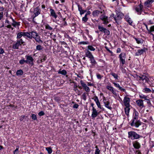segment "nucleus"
<instances>
[{"instance_id": "obj_1", "label": "nucleus", "mask_w": 154, "mask_h": 154, "mask_svg": "<svg viewBox=\"0 0 154 154\" xmlns=\"http://www.w3.org/2000/svg\"><path fill=\"white\" fill-rule=\"evenodd\" d=\"M128 137L132 140L137 139L140 138V135L134 131L128 132Z\"/></svg>"}, {"instance_id": "obj_2", "label": "nucleus", "mask_w": 154, "mask_h": 154, "mask_svg": "<svg viewBox=\"0 0 154 154\" xmlns=\"http://www.w3.org/2000/svg\"><path fill=\"white\" fill-rule=\"evenodd\" d=\"M120 61L122 63V65L125 64V62L126 54L125 53L122 52L119 56Z\"/></svg>"}, {"instance_id": "obj_3", "label": "nucleus", "mask_w": 154, "mask_h": 154, "mask_svg": "<svg viewBox=\"0 0 154 154\" xmlns=\"http://www.w3.org/2000/svg\"><path fill=\"white\" fill-rule=\"evenodd\" d=\"M143 6L141 4L138 6H136L134 9H135L136 12L138 15H140L142 12L143 11Z\"/></svg>"}, {"instance_id": "obj_4", "label": "nucleus", "mask_w": 154, "mask_h": 154, "mask_svg": "<svg viewBox=\"0 0 154 154\" xmlns=\"http://www.w3.org/2000/svg\"><path fill=\"white\" fill-rule=\"evenodd\" d=\"M38 33L34 31H32L29 32H27V37L28 38L32 39V38H34L37 36Z\"/></svg>"}, {"instance_id": "obj_5", "label": "nucleus", "mask_w": 154, "mask_h": 154, "mask_svg": "<svg viewBox=\"0 0 154 154\" xmlns=\"http://www.w3.org/2000/svg\"><path fill=\"white\" fill-rule=\"evenodd\" d=\"M122 14L119 13V14H117L116 17H114V14H112L111 15L110 17V18H111L112 19H114L117 22V20H120L122 18Z\"/></svg>"}, {"instance_id": "obj_6", "label": "nucleus", "mask_w": 154, "mask_h": 154, "mask_svg": "<svg viewBox=\"0 0 154 154\" xmlns=\"http://www.w3.org/2000/svg\"><path fill=\"white\" fill-rule=\"evenodd\" d=\"M24 42L22 39L18 40H17V42L14 44L13 46V48L14 49H17L19 45L23 44Z\"/></svg>"}, {"instance_id": "obj_7", "label": "nucleus", "mask_w": 154, "mask_h": 154, "mask_svg": "<svg viewBox=\"0 0 154 154\" xmlns=\"http://www.w3.org/2000/svg\"><path fill=\"white\" fill-rule=\"evenodd\" d=\"M141 122L139 120H133L131 123V126H134L136 128H138L141 125Z\"/></svg>"}, {"instance_id": "obj_8", "label": "nucleus", "mask_w": 154, "mask_h": 154, "mask_svg": "<svg viewBox=\"0 0 154 154\" xmlns=\"http://www.w3.org/2000/svg\"><path fill=\"white\" fill-rule=\"evenodd\" d=\"M136 103L137 106L141 109L145 107L143 100L142 99H140L136 100Z\"/></svg>"}, {"instance_id": "obj_9", "label": "nucleus", "mask_w": 154, "mask_h": 154, "mask_svg": "<svg viewBox=\"0 0 154 154\" xmlns=\"http://www.w3.org/2000/svg\"><path fill=\"white\" fill-rule=\"evenodd\" d=\"M154 2V0H147L145 2L144 4L145 8L148 9L150 7L151 4Z\"/></svg>"}, {"instance_id": "obj_10", "label": "nucleus", "mask_w": 154, "mask_h": 154, "mask_svg": "<svg viewBox=\"0 0 154 154\" xmlns=\"http://www.w3.org/2000/svg\"><path fill=\"white\" fill-rule=\"evenodd\" d=\"M100 18L103 21V24H107L108 23V17L106 16L102 15L100 16Z\"/></svg>"}, {"instance_id": "obj_11", "label": "nucleus", "mask_w": 154, "mask_h": 154, "mask_svg": "<svg viewBox=\"0 0 154 154\" xmlns=\"http://www.w3.org/2000/svg\"><path fill=\"white\" fill-rule=\"evenodd\" d=\"M26 63L30 64H32L33 59L31 56L26 55Z\"/></svg>"}, {"instance_id": "obj_12", "label": "nucleus", "mask_w": 154, "mask_h": 154, "mask_svg": "<svg viewBox=\"0 0 154 154\" xmlns=\"http://www.w3.org/2000/svg\"><path fill=\"white\" fill-rule=\"evenodd\" d=\"M106 88L109 91H111L115 96H117L118 93L114 90L113 88L110 85H107L106 86Z\"/></svg>"}, {"instance_id": "obj_13", "label": "nucleus", "mask_w": 154, "mask_h": 154, "mask_svg": "<svg viewBox=\"0 0 154 154\" xmlns=\"http://www.w3.org/2000/svg\"><path fill=\"white\" fill-rule=\"evenodd\" d=\"M80 83L85 91L88 92L90 91V89L86 85L84 82H83L82 80H81L80 81Z\"/></svg>"}, {"instance_id": "obj_14", "label": "nucleus", "mask_w": 154, "mask_h": 154, "mask_svg": "<svg viewBox=\"0 0 154 154\" xmlns=\"http://www.w3.org/2000/svg\"><path fill=\"white\" fill-rule=\"evenodd\" d=\"M146 49H143L137 50V51L135 53L136 56H139L143 54L145 51Z\"/></svg>"}, {"instance_id": "obj_15", "label": "nucleus", "mask_w": 154, "mask_h": 154, "mask_svg": "<svg viewBox=\"0 0 154 154\" xmlns=\"http://www.w3.org/2000/svg\"><path fill=\"white\" fill-rule=\"evenodd\" d=\"M125 106H130V98L127 97H125L123 100Z\"/></svg>"}, {"instance_id": "obj_16", "label": "nucleus", "mask_w": 154, "mask_h": 154, "mask_svg": "<svg viewBox=\"0 0 154 154\" xmlns=\"http://www.w3.org/2000/svg\"><path fill=\"white\" fill-rule=\"evenodd\" d=\"M92 112L91 114V117L93 118L96 117L98 114L97 111L93 107V109H92Z\"/></svg>"}, {"instance_id": "obj_17", "label": "nucleus", "mask_w": 154, "mask_h": 154, "mask_svg": "<svg viewBox=\"0 0 154 154\" xmlns=\"http://www.w3.org/2000/svg\"><path fill=\"white\" fill-rule=\"evenodd\" d=\"M137 78L140 80H141L142 81L145 80L146 82H148L149 80V79L145 75H142L137 76Z\"/></svg>"}, {"instance_id": "obj_18", "label": "nucleus", "mask_w": 154, "mask_h": 154, "mask_svg": "<svg viewBox=\"0 0 154 154\" xmlns=\"http://www.w3.org/2000/svg\"><path fill=\"white\" fill-rule=\"evenodd\" d=\"M27 32H21L18 33L17 36V38H20L23 36H27Z\"/></svg>"}, {"instance_id": "obj_19", "label": "nucleus", "mask_w": 154, "mask_h": 154, "mask_svg": "<svg viewBox=\"0 0 154 154\" xmlns=\"http://www.w3.org/2000/svg\"><path fill=\"white\" fill-rule=\"evenodd\" d=\"M85 54L86 57H88L89 58L93 56L91 52L88 50H86L85 51Z\"/></svg>"}, {"instance_id": "obj_20", "label": "nucleus", "mask_w": 154, "mask_h": 154, "mask_svg": "<svg viewBox=\"0 0 154 154\" xmlns=\"http://www.w3.org/2000/svg\"><path fill=\"white\" fill-rule=\"evenodd\" d=\"M138 112L136 111L135 110H134V112L133 114L134 119L133 120H137L138 118Z\"/></svg>"}, {"instance_id": "obj_21", "label": "nucleus", "mask_w": 154, "mask_h": 154, "mask_svg": "<svg viewBox=\"0 0 154 154\" xmlns=\"http://www.w3.org/2000/svg\"><path fill=\"white\" fill-rule=\"evenodd\" d=\"M50 11L51 15L54 17L55 19H56L57 16L54 10L53 9H50Z\"/></svg>"}, {"instance_id": "obj_22", "label": "nucleus", "mask_w": 154, "mask_h": 154, "mask_svg": "<svg viewBox=\"0 0 154 154\" xmlns=\"http://www.w3.org/2000/svg\"><path fill=\"white\" fill-rule=\"evenodd\" d=\"M133 146L134 148L137 149H139L140 147V144L137 141H135L133 143Z\"/></svg>"}, {"instance_id": "obj_23", "label": "nucleus", "mask_w": 154, "mask_h": 154, "mask_svg": "<svg viewBox=\"0 0 154 154\" xmlns=\"http://www.w3.org/2000/svg\"><path fill=\"white\" fill-rule=\"evenodd\" d=\"M34 13L35 15V17L37 16L39 14H40V10L38 7L35 9Z\"/></svg>"}, {"instance_id": "obj_24", "label": "nucleus", "mask_w": 154, "mask_h": 154, "mask_svg": "<svg viewBox=\"0 0 154 154\" xmlns=\"http://www.w3.org/2000/svg\"><path fill=\"white\" fill-rule=\"evenodd\" d=\"M102 11H100L98 10H96L94 11L93 12V14L94 17H97L100 14H102Z\"/></svg>"}, {"instance_id": "obj_25", "label": "nucleus", "mask_w": 154, "mask_h": 154, "mask_svg": "<svg viewBox=\"0 0 154 154\" xmlns=\"http://www.w3.org/2000/svg\"><path fill=\"white\" fill-rule=\"evenodd\" d=\"M34 38L35 39V41L38 43H42V41L41 39L40 36L38 35V34L37 35V36H36Z\"/></svg>"}, {"instance_id": "obj_26", "label": "nucleus", "mask_w": 154, "mask_h": 154, "mask_svg": "<svg viewBox=\"0 0 154 154\" xmlns=\"http://www.w3.org/2000/svg\"><path fill=\"white\" fill-rule=\"evenodd\" d=\"M126 107L125 108V112L126 114L128 116L129 115V112L130 110V106H125Z\"/></svg>"}, {"instance_id": "obj_27", "label": "nucleus", "mask_w": 154, "mask_h": 154, "mask_svg": "<svg viewBox=\"0 0 154 154\" xmlns=\"http://www.w3.org/2000/svg\"><path fill=\"white\" fill-rule=\"evenodd\" d=\"M104 103L105 106L109 109H111L112 108L110 106V103L109 101L104 102Z\"/></svg>"}, {"instance_id": "obj_28", "label": "nucleus", "mask_w": 154, "mask_h": 154, "mask_svg": "<svg viewBox=\"0 0 154 154\" xmlns=\"http://www.w3.org/2000/svg\"><path fill=\"white\" fill-rule=\"evenodd\" d=\"M139 97L141 99H144L145 100H147V99L148 98V97L147 96L142 94H139Z\"/></svg>"}, {"instance_id": "obj_29", "label": "nucleus", "mask_w": 154, "mask_h": 154, "mask_svg": "<svg viewBox=\"0 0 154 154\" xmlns=\"http://www.w3.org/2000/svg\"><path fill=\"white\" fill-rule=\"evenodd\" d=\"M13 22L12 23V25L14 27L18 26L20 25V23L19 22H17L14 21L13 19Z\"/></svg>"}, {"instance_id": "obj_30", "label": "nucleus", "mask_w": 154, "mask_h": 154, "mask_svg": "<svg viewBox=\"0 0 154 154\" xmlns=\"http://www.w3.org/2000/svg\"><path fill=\"white\" fill-rule=\"evenodd\" d=\"M23 74V71L21 69L17 70L16 72V75H21Z\"/></svg>"}, {"instance_id": "obj_31", "label": "nucleus", "mask_w": 154, "mask_h": 154, "mask_svg": "<svg viewBox=\"0 0 154 154\" xmlns=\"http://www.w3.org/2000/svg\"><path fill=\"white\" fill-rule=\"evenodd\" d=\"M90 58V60L91 61V63L92 64H94L96 63V62L94 58V57L93 56L91 58Z\"/></svg>"}, {"instance_id": "obj_32", "label": "nucleus", "mask_w": 154, "mask_h": 154, "mask_svg": "<svg viewBox=\"0 0 154 154\" xmlns=\"http://www.w3.org/2000/svg\"><path fill=\"white\" fill-rule=\"evenodd\" d=\"M58 73L65 75L66 74L67 72L65 70L63 69L62 70V71H59L58 72Z\"/></svg>"}, {"instance_id": "obj_33", "label": "nucleus", "mask_w": 154, "mask_h": 154, "mask_svg": "<svg viewBox=\"0 0 154 154\" xmlns=\"http://www.w3.org/2000/svg\"><path fill=\"white\" fill-rule=\"evenodd\" d=\"M88 50H90L91 51H94L95 50V48H94L91 45H89L88 46Z\"/></svg>"}, {"instance_id": "obj_34", "label": "nucleus", "mask_w": 154, "mask_h": 154, "mask_svg": "<svg viewBox=\"0 0 154 154\" xmlns=\"http://www.w3.org/2000/svg\"><path fill=\"white\" fill-rule=\"evenodd\" d=\"M46 149L48 151V153L49 154H51L52 152V149L50 147H47L46 148Z\"/></svg>"}, {"instance_id": "obj_35", "label": "nucleus", "mask_w": 154, "mask_h": 154, "mask_svg": "<svg viewBox=\"0 0 154 154\" xmlns=\"http://www.w3.org/2000/svg\"><path fill=\"white\" fill-rule=\"evenodd\" d=\"M45 28L46 29L52 30L53 29V28L51 27L48 24H46L45 25Z\"/></svg>"}, {"instance_id": "obj_36", "label": "nucleus", "mask_w": 154, "mask_h": 154, "mask_svg": "<svg viewBox=\"0 0 154 154\" xmlns=\"http://www.w3.org/2000/svg\"><path fill=\"white\" fill-rule=\"evenodd\" d=\"M111 75H112L114 78L115 79H117L118 78V75L116 74L114 72H111Z\"/></svg>"}, {"instance_id": "obj_37", "label": "nucleus", "mask_w": 154, "mask_h": 154, "mask_svg": "<svg viewBox=\"0 0 154 154\" xmlns=\"http://www.w3.org/2000/svg\"><path fill=\"white\" fill-rule=\"evenodd\" d=\"M144 92L146 93H149L151 91V90L148 88H145L143 89Z\"/></svg>"}, {"instance_id": "obj_38", "label": "nucleus", "mask_w": 154, "mask_h": 154, "mask_svg": "<svg viewBox=\"0 0 154 154\" xmlns=\"http://www.w3.org/2000/svg\"><path fill=\"white\" fill-rule=\"evenodd\" d=\"M81 98L84 100H86V96L85 93H84L82 94L81 96Z\"/></svg>"}, {"instance_id": "obj_39", "label": "nucleus", "mask_w": 154, "mask_h": 154, "mask_svg": "<svg viewBox=\"0 0 154 154\" xmlns=\"http://www.w3.org/2000/svg\"><path fill=\"white\" fill-rule=\"evenodd\" d=\"M43 49L42 47L40 45H38L36 47V49L37 50H41Z\"/></svg>"}, {"instance_id": "obj_40", "label": "nucleus", "mask_w": 154, "mask_h": 154, "mask_svg": "<svg viewBox=\"0 0 154 154\" xmlns=\"http://www.w3.org/2000/svg\"><path fill=\"white\" fill-rule=\"evenodd\" d=\"M98 29H99L100 31L101 32H103L105 28H104L103 27L101 26H98Z\"/></svg>"}, {"instance_id": "obj_41", "label": "nucleus", "mask_w": 154, "mask_h": 154, "mask_svg": "<svg viewBox=\"0 0 154 154\" xmlns=\"http://www.w3.org/2000/svg\"><path fill=\"white\" fill-rule=\"evenodd\" d=\"M154 31V26H151L149 30V33H150L151 34V32H152Z\"/></svg>"}, {"instance_id": "obj_42", "label": "nucleus", "mask_w": 154, "mask_h": 154, "mask_svg": "<svg viewBox=\"0 0 154 154\" xmlns=\"http://www.w3.org/2000/svg\"><path fill=\"white\" fill-rule=\"evenodd\" d=\"M87 20L88 18H87V14H85V17L82 18V20L85 22Z\"/></svg>"}, {"instance_id": "obj_43", "label": "nucleus", "mask_w": 154, "mask_h": 154, "mask_svg": "<svg viewBox=\"0 0 154 154\" xmlns=\"http://www.w3.org/2000/svg\"><path fill=\"white\" fill-rule=\"evenodd\" d=\"M103 32L107 35H109L110 34L109 31L106 29H104Z\"/></svg>"}, {"instance_id": "obj_44", "label": "nucleus", "mask_w": 154, "mask_h": 154, "mask_svg": "<svg viewBox=\"0 0 154 154\" xmlns=\"http://www.w3.org/2000/svg\"><path fill=\"white\" fill-rule=\"evenodd\" d=\"M127 21L129 23L130 25H131L132 21L130 18H127L126 19Z\"/></svg>"}, {"instance_id": "obj_45", "label": "nucleus", "mask_w": 154, "mask_h": 154, "mask_svg": "<svg viewBox=\"0 0 154 154\" xmlns=\"http://www.w3.org/2000/svg\"><path fill=\"white\" fill-rule=\"evenodd\" d=\"M31 117L32 119L34 120H35L37 119V117L36 115L34 114H32V115Z\"/></svg>"}, {"instance_id": "obj_46", "label": "nucleus", "mask_w": 154, "mask_h": 154, "mask_svg": "<svg viewBox=\"0 0 154 154\" xmlns=\"http://www.w3.org/2000/svg\"><path fill=\"white\" fill-rule=\"evenodd\" d=\"M24 63H26V60H24L23 59H22L20 61V63L21 64H24Z\"/></svg>"}, {"instance_id": "obj_47", "label": "nucleus", "mask_w": 154, "mask_h": 154, "mask_svg": "<svg viewBox=\"0 0 154 154\" xmlns=\"http://www.w3.org/2000/svg\"><path fill=\"white\" fill-rule=\"evenodd\" d=\"M93 99L96 102H97V101L99 100L97 96H95L93 98Z\"/></svg>"}, {"instance_id": "obj_48", "label": "nucleus", "mask_w": 154, "mask_h": 154, "mask_svg": "<svg viewBox=\"0 0 154 154\" xmlns=\"http://www.w3.org/2000/svg\"><path fill=\"white\" fill-rule=\"evenodd\" d=\"M45 113L44 112L42 111H41L38 113V115L39 116H41L44 115Z\"/></svg>"}, {"instance_id": "obj_49", "label": "nucleus", "mask_w": 154, "mask_h": 154, "mask_svg": "<svg viewBox=\"0 0 154 154\" xmlns=\"http://www.w3.org/2000/svg\"><path fill=\"white\" fill-rule=\"evenodd\" d=\"M113 83L115 86L117 88H119L120 86L118 83H117L115 82H113Z\"/></svg>"}, {"instance_id": "obj_50", "label": "nucleus", "mask_w": 154, "mask_h": 154, "mask_svg": "<svg viewBox=\"0 0 154 154\" xmlns=\"http://www.w3.org/2000/svg\"><path fill=\"white\" fill-rule=\"evenodd\" d=\"M100 150L99 149H96L95 152V154H100Z\"/></svg>"}, {"instance_id": "obj_51", "label": "nucleus", "mask_w": 154, "mask_h": 154, "mask_svg": "<svg viewBox=\"0 0 154 154\" xmlns=\"http://www.w3.org/2000/svg\"><path fill=\"white\" fill-rule=\"evenodd\" d=\"M18 149L16 148V149L14 151V154H18Z\"/></svg>"}, {"instance_id": "obj_52", "label": "nucleus", "mask_w": 154, "mask_h": 154, "mask_svg": "<svg viewBox=\"0 0 154 154\" xmlns=\"http://www.w3.org/2000/svg\"><path fill=\"white\" fill-rule=\"evenodd\" d=\"M97 76L98 79H100L102 77L100 74H97Z\"/></svg>"}, {"instance_id": "obj_53", "label": "nucleus", "mask_w": 154, "mask_h": 154, "mask_svg": "<svg viewBox=\"0 0 154 154\" xmlns=\"http://www.w3.org/2000/svg\"><path fill=\"white\" fill-rule=\"evenodd\" d=\"M119 88L120 90H121L122 91L125 92V89L123 88L122 87L120 86H119Z\"/></svg>"}, {"instance_id": "obj_54", "label": "nucleus", "mask_w": 154, "mask_h": 154, "mask_svg": "<svg viewBox=\"0 0 154 154\" xmlns=\"http://www.w3.org/2000/svg\"><path fill=\"white\" fill-rule=\"evenodd\" d=\"M105 48H106V49L107 50L109 51L110 53L111 54H112L113 53V52H112V51H110V50H109L108 48V47L106 46H105Z\"/></svg>"}, {"instance_id": "obj_55", "label": "nucleus", "mask_w": 154, "mask_h": 154, "mask_svg": "<svg viewBox=\"0 0 154 154\" xmlns=\"http://www.w3.org/2000/svg\"><path fill=\"white\" fill-rule=\"evenodd\" d=\"M80 43L83 45L87 44H88V42L83 41L80 42Z\"/></svg>"}, {"instance_id": "obj_56", "label": "nucleus", "mask_w": 154, "mask_h": 154, "mask_svg": "<svg viewBox=\"0 0 154 154\" xmlns=\"http://www.w3.org/2000/svg\"><path fill=\"white\" fill-rule=\"evenodd\" d=\"M79 107V105L77 104H75L73 106V108H77Z\"/></svg>"}, {"instance_id": "obj_57", "label": "nucleus", "mask_w": 154, "mask_h": 154, "mask_svg": "<svg viewBox=\"0 0 154 154\" xmlns=\"http://www.w3.org/2000/svg\"><path fill=\"white\" fill-rule=\"evenodd\" d=\"M121 52V49L120 48L117 49L116 52L117 53H120Z\"/></svg>"}, {"instance_id": "obj_58", "label": "nucleus", "mask_w": 154, "mask_h": 154, "mask_svg": "<svg viewBox=\"0 0 154 154\" xmlns=\"http://www.w3.org/2000/svg\"><path fill=\"white\" fill-rule=\"evenodd\" d=\"M96 104H97V106H98V107L99 108H100V109H101L100 104V102H99L98 103H97Z\"/></svg>"}, {"instance_id": "obj_59", "label": "nucleus", "mask_w": 154, "mask_h": 154, "mask_svg": "<svg viewBox=\"0 0 154 154\" xmlns=\"http://www.w3.org/2000/svg\"><path fill=\"white\" fill-rule=\"evenodd\" d=\"M146 100L147 101V103L148 104H151V102H150V100L149 99L147 98V100Z\"/></svg>"}, {"instance_id": "obj_60", "label": "nucleus", "mask_w": 154, "mask_h": 154, "mask_svg": "<svg viewBox=\"0 0 154 154\" xmlns=\"http://www.w3.org/2000/svg\"><path fill=\"white\" fill-rule=\"evenodd\" d=\"M135 40H136V41L137 42L138 44H140V40H139V39H138L135 38Z\"/></svg>"}, {"instance_id": "obj_61", "label": "nucleus", "mask_w": 154, "mask_h": 154, "mask_svg": "<svg viewBox=\"0 0 154 154\" xmlns=\"http://www.w3.org/2000/svg\"><path fill=\"white\" fill-rule=\"evenodd\" d=\"M140 152L138 150L136 151L135 152V154H140Z\"/></svg>"}, {"instance_id": "obj_62", "label": "nucleus", "mask_w": 154, "mask_h": 154, "mask_svg": "<svg viewBox=\"0 0 154 154\" xmlns=\"http://www.w3.org/2000/svg\"><path fill=\"white\" fill-rule=\"evenodd\" d=\"M153 24V22L151 20H150L149 21L148 24Z\"/></svg>"}, {"instance_id": "obj_63", "label": "nucleus", "mask_w": 154, "mask_h": 154, "mask_svg": "<svg viewBox=\"0 0 154 154\" xmlns=\"http://www.w3.org/2000/svg\"><path fill=\"white\" fill-rule=\"evenodd\" d=\"M87 85L88 86H91L92 85V84L91 82H88Z\"/></svg>"}, {"instance_id": "obj_64", "label": "nucleus", "mask_w": 154, "mask_h": 154, "mask_svg": "<svg viewBox=\"0 0 154 154\" xmlns=\"http://www.w3.org/2000/svg\"><path fill=\"white\" fill-rule=\"evenodd\" d=\"M91 14V12L90 11H88L87 12V13L85 14H87V16L88 15H89Z\"/></svg>"}]
</instances>
